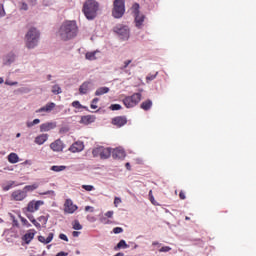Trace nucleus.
I'll use <instances>...</instances> for the list:
<instances>
[{"label": "nucleus", "instance_id": "nucleus-1", "mask_svg": "<svg viewBox=\"0 0 256 256\" xmlns=\"http://www.w3.org/2000/svg\"><path fill=\"white\" fill-rule=\"evenodd\" d=\"M78 34V26L76 21H65L58 32V36L63 41L75 38Z\"/></svg>", "mask_w": 256, "mask_h": 256}, {"label": "nucleus", "instance_id": "nucleus-2", "mask_svg": "<svg viewBox=\"0 0 256 256\" xmlns=\"http://www.w3.org/2000/svg\"><path fill=\"white\" fill-rule=\"evenodd\" d=\"M99 4L95 0H87L83 5V13L88 20H93L97 16Z\"/></svg>", "mask_w": 256, "mask_h": 256}, {"label": "nucleus", "instance_id": "nucleus-3", "mask_svg": "<svg viewBox=\"0 0 256 256\" xmlns=\"http://www.w3.org/2000/svg\"><path fill=\"white\" fill-rule=\"evenodd\" d=\"M39 31L36 28H31L26 34V47L29 49L35 48L39 42Z\"/></svg>", "mask_w": 256, "mask_h": 256}, {"label": "nucleus", "instance_id": "nucleus-4", "mask_svg": "<svg viewBox=\"0 0 256 256\" xmlns=\"http://www.w3.org/2000/svg\"><path fill=\"white\" fill-rule=\"evenodd\" d=\"M142 100V94L141 93H134L132 96H127L123 99L124 106L127 109H131L136 107L140 101Z\"/></svg>", "mask_w": 256, "mask_h": 256}, {"label": "nucleus", "instance_id": "nucleus-5", "mask_svg": "<svg viewBox=\"0 0 256 256\" xmlns=\"http://www.w3.org/2000/svg\"><path fill=\"white\" fill-rule=\"evenodd\" d=\"M113 6L112 15L117 19L121 18L125 13V1L115 0Z\"/></svg>", "mask_w": 256, "mask_h": 256}, {"label": "nucleus", "instance_id": "nucleus-6", "mask_svg": "<svg viewBox=\"0 0 256 256\" xmlns=\"http://www.w3.org/2000/svg\"><path fill=\"white\" fill-rule=\"evenodd\" d=\"M92 154L94 157H100L102 160H106L110 158L112 151L111 148L100 146L94 148Z\"/></svg>", "mask_w": 256, "mask_h": 256}, {"label": "nucleus", "instance_id": "nucleus-7", "mask_svg": "<svg viewBox=\"0 0 256 256\" xmlns=\"http://www.w3.org/2000/svg\"><path fill=\"white\" fill-rule=\"evenodd\" d=\"M114 32L122 37V39H128L130 37V29L126 25L119 24L114 28Z\"/></svg>", "mask_w": 256, "mask_h": 256}, {"label": "nucleus", "instance_id": "nucleus-8", "mask_svg": "<svg viewBox=\"0 0 256 256\" xmlns=\"http://www.w3.org/2000/svg\"><path fill=\"white\" fill-rule=\"evenodd\" d=\"M78 209V206L76 204H73L72 200L70 198H67L64 203V213L66 214H73Z\"/></svg>", "mask_w": 256, "mask_h": 256}, {"label": "nucleus", "instance_id": "nucleus-9", "mask_svg": "<svg viewBox=\"0 0 256 256\" xmlns=\"http://www.w3.org/2000/svg\"><path fill=\"white\" fill-rule=\"evenodd\" d=\"M41 205H43L42 200H37V201L32 200V201L28 204L26 210H27L29 213H35L36 211H38V209L41 207Z\"/></svg>", "mask_w": 256, "mask_h": 256}, {"label": "nucleus", "instance_id": "nucleus-10", "mask_svg": "<svg viewBox=\"0 0 256 256\" xmlns=\"http://www.w3.org/2000/svg\"><path fill=\"white\" fill-rule=\"evenodd\" d=\"M127 124L126 116H117L112 119V125L116 126L117 128H122Z\"/></svg>", "mask_w": 256, "mask_h": 256}, {"label": "nucleus", "instance_id": "nucleus-11", "mask_svg": "<svg viewBox=\"0 0 256 256\" xmlns=\"http://www.w3.org/2000/svg\"><path fill=\"white\" fill-rule=\"evenodd\" d=\"M55 106L56 105H55L54 102H49L45 106L37 109L36 110V114H41V113L49 114V113H51L54 110Z\"/></svg>", "mask_w": 256, "mask_h": 256}, {"label": "nucleus", "instance_id": "nucleus-12", "mask_svg": "<svg viewBox=\"0 0 256 256\" xmlns=\"http://www.w3.org/2000/svg\"><path fill=\"white\" fill-rule=\"evenodd\" d=\"M12 198L15 201H23L25 198H27V191L16 190V191L12 192Z\"/></svg>", "mask_w": 256, "mask_h": 256}, {"label": "nucleus", "instance_id": "nucleus-13", "mask_svg": "<svg viewBox=\"0 0 256 256\" xmlns=\"http://www.w3.org/2000/svg\"><path fill=\"white\" fill-rule=\"evenodd\" d=\"M50 148L54 152H61L64 149L63 143L60 139L55 140L50 144Z\"/></svg>", "mask_w": 256, "mask_h": 256}, {"label": "nucleus", "instance_id": "nucleus-14", "mask_svg": "<svg viewBox=\"0 0 256 256\" xmlns=\"http://www.w3.org/2000/svg\"><path fill=\"white\" fill-rule=\"evenodd\" d=\"M83 149H84L83 142H75L70 146L69 151L72 153H79V152H82Z\"/></svg>", "mask_w": 256, "mask_h": 256}, {"label": "nucleus", "instance_id": "nucleus-15", "mask_svg": "<svg viewBox=\"0 0 256 256\" xmlns=\"http://www.w3.org/2000/svg\"><path fill=\"white\" fill-rule=\"evenodd\" d=\"M111 153L114 159H124L126 156V153L122 148H115Z\"/></svg>", "mask_w": 256, "mask_h": 256}, {"label": "nucleus", "instance_id": "nucleus-16", "mask_svg": "<svg viewBox=\"0 0 256 256\" xmlns=\"http://www.w3.org/2000/svg\"><path fill=\"white\" fill-rule=\"evenodd\" d=\"M56 128V123L54 122H46L40 125V132H49Z\"/></svg>", "mask_w": 256, "mask_h": 256}, {"label": "nucleus", "instance_id": "nucleus-17", "mask_svg": "<svg viewBox=\"0 0 256 256\" xmlns=\"http://www.w3.org/2000/svg\"><path fill=\"white\" fill-rule=\"evenodd\" d=\"M95 120H96L95 116H93V115H85V116L81 117L80 124L89 125V124L94 123Z\"/></svg>", "mask_w": 256, "mask_h": 256}, {"label": "nucleus", "instance_id": "nucleus-18", "mask_svg": "<svg viewBox=\"0 0 256 256\" xmlns=\"http://www.w3.org/2000/svg\"><path fill=\"white\" fill-rule=\"evenodd\" d=\"M35 230H29L24 236H23V241L26 244L31 243V241L33 240V238H35Z\"/></svg>", "mask_w": 256, "mask_h": 256}, {"label": "nucleus", "instance_id": "nucleus-19", "mask_svg": "<svg viewBox=\"0 0 256 256\" xmlns=\"http://www.w3.org/2000/svg\"><path fill=\"white\" fill-rule=\"evenodd\" d=\"M15 62V54L10 53L3 59V65H12V63Z\"/></svg>", "mask_w": 256, "mask_h": 256}, {"label": "nucleus", "instance_id": "nucleus-20", "mask_svg": "<svg viewBox=\"0 0 256 256\" xmlns=\"http://www.w3.org/2000/svg\"><path fill=\"white\" fill-rule=\"evenodd\" d=\"M48 139V135L47 134H41V135H38L36 138H35V143L39 146L43 145Z\"/></svg>", "mask_w": 256, "mask_h": 256}, {"label": "nucleus", "instance_id": "nucleus-21", "mask_svg": "<svg viewBox=\"0 0 256 256\" xmlns=\"http://www.w3.org/2000/svg\"><path fill=\"white\" fill-rule=\"evenodd\" d=\"M8 162L11 163V164L19 163V155H17V153H15V152H11L8 155Z\"/></svg>", "mask_w": 256, "mask_h": 256}, {"label": "nucleus", "instance_id": "nucleus-22", "mask_svg": "<svg viewBox=\"0 0 256 256\" xmlns=\"http://www.w3.org/2000/svg\"><path fill=\"white\" fill-rule=\"evenodd\" d=\"M145 20V16L140 14V13H137L136 14V17H135V22H136V26L138 28H141L143 26V22Z\"/></svg>", "mask_w": 256, "mask_h": 256}, {"label": "nucleus", "instance_id": "nucleus-23", "mask_svg": "<svg viewBox=\"0 0 256 256\" xmlns=\"http://www.w3.org/2000/svg\"><path fill=\"white\" fill-rule=\"evenodd\" d=\"M49 219V214H47V216H39L37 218V221L39 222V224L41 225V228H45L46 224L48 222Z\"/></svg>", "mask_w": 256, "mask_h": 256}, {"label": "nucleus", "instance_id": "nucleus-24", "mask_svg": "<svg viewBox=\"0 0 256 256\" xmlns=\"http://www.w3.org/2000/svg\"><path fill=\"white\" fill-rule=\"evenodd\" d=\"M53 237H54V234L50 233L46 239L43 236H39L38 241H40L43 244H48L53 240Z\"/></svg>", "mask_w": 256, "mask_h": 256}, {"label": "nucleus", "instance_id": "nucleus-25", "mask_svg": "<svg viewBox=\"0 0 256 256\" xmlns=\"http://www.w3.org/2000/svg\"><path fill=\"white\" fill-rule=\"evenodd\" d=\"M89 85H90V82H84L80 88H79V93L81 95H86L87 92H88V89H89Z\"/></svg>", "mask_w": 256, "mask_h": 256}, {"label": "nucleus", "instance_id": "nucleus-26", "mask_svg": "<svg viewBox=\"0 0 256 256\" xmlns=\"http://www.w3.org/2000/svg\"><path fill=\"white\" fill-rule=\"evenodd\" d=\"M153 106V102L151 100H146L141 104V109L144 111H149Z\"/></svg>", "mask_w": 256, "mask_h": 256}, {"label": "nucleus", "instance_id": "nucleus-27", "mask_svg": "<svg viewBox=\"0 0 256 256\" xmlns=\"http://www.w3.org/2000/svg\"><path fill=\"white\" fill-rule=\"evenodd\" d=\"M110 89L108 87H100L95 92V96H103L105 94H108Z\"/></svg>", "mask_w": 256, "mask_h": 256}, {"label": "nucleus", "instance_id": "nucleus-28", "mask_svg": "<svg viewBox=\"0 0 256 256\" xmlns=\"http://www.w3.org/2000/svg\"><path fill=\"white\" fill-rule=\"evenodd\" d=\"M27 218L29 219V221H30L38 230H41V224H39V222H37V220L35 219V216H33V214H30L29 216H27Z\"/></svg>", "mask_w": 256, "mask_h": 256}, {"label": "nucleus", "instance_id": "nucleus-29", "mask_svg": "<svg viewBox=\"0 0 256 256\" xmlns=\"http://www.w3.org/2000/svg\"><path fill=\"white\" fill-rule=\"evenodd\" d=\"M37 188H39V184L34 183L32 185L24 186L23 190L27 193V192H33V191L37 190Z\"/></svg>", "mask_w": 256, "mask_h": 256}, {"label": "nucleus", "instance_id": "nucleus-30", "mask_svg": "<svg viewBox=\"0 0 256 256\" xmlns=\"http://www.w3.org/2000/svg\"><path fill=\"white\" fill-rule=\"evenodd\" d=\"M51 171L53 172H62L64 170H66V166L65 165H53L50 168Z\"/></svg>", "mask_w": 256, "mask_h": 256}, {"label": "nucleus", "instance_id": "nucleus-31", "mask_svg": "<svg viewBox=\"0 0 256 256\" xmlns=\"http://www.w3.org/2000/svg\"><path fill=\"white\" fill-rule=\"evenodd\" d=\"M97 53H98V51L87 52L85 57H86V59L91 60V61L96 60L97 59V57H96Z\"/></svg>", "mask_w": 256, "mask_h": 256}, {"label": "nucleus", "instance_id": "nucleus-32", "mask_svg": "<svg viewBox=\"0 0 256 256\" xmlns=\"http://www.w3.org/2000/svg\"><path fill=\"white\" fill-rule=\"evenodd\" d=\"M131 63H132L131 59L125 60L123 62V65L120 67L121 71H126L129 67V65H131Z\"/></svg>", "mask_w": 256, "mask_h": 256}, {"label": "nucleus", "instance_id": "nucleus-33", "mask_svg": "<svg viewBox=\"0 0 256 256\" xmlns=\"http://www.w3.org/2000/svg\"><path fill=\"white\" fill-rule=\"evenodd\" d=\"M52 93L54 95H60L62 93V90H61L60 86L57 85V84L52 86Z\"/></svg>", "mask_w": 256, "mask_h": 256}, {"label": "nucleus", "instance_id": "nucleus-34", "mask_svg": "<svg viewBox=\"0 0 256 256\" xmlns=\"http://www.w3.org/2000/svg\"><path fill=\"white\" fill-rule=\"evenodd\" d=\"M127 247H128V245L126 244V242L124 240H121L114 249H115V251H117V250H119L121 248L125 249Z\"/></svg>", "mask_w": 256, "mask_h": 256}, {"label": "nucleus", "instance_id": "nucleus-35", "mask_svg": "<svg viewBox=\"0 0 256 256\" xmlns=\"http://www.w3.org/2000/svg\"><path fill=\"white\" fill-rule=\"evenodd\" d=\"M39 123H41V120L36 118L32 122H27L26 125L28 128H32L33 126L38 125Z\"/></svg>", "mask_w": 256, "mask_h": 256}, {"label": "nucleus", "instance_id": "nucleus-36", "mask_svg": "<svg viewBox=\"0 0 256 256\" xmlns=\"http://www.w3.org/2000/svg\"><path fill=\"white\" fill-rule=\"evenodd\" d=\"M72 226L74 230H82V226L79 223V220H74V222L72 223Z\"/></svg>", "mask_w": 256, "mask_h": 256}, {"label": "nucleus", "instance_id": "nucleus-37", "mask_svg": "<svg viewBox=\"0 0 256 256\" xmlns=\"http://www.w3.org/2000/svg\"><path fill=\"white\" fill-rule=\"evenodd\" d=\"M72 107L75 108V109H78V110L84 108V107L80 104L79 101H73V102H72Z\"/></svg>", "mask_w": 256, "mask_h": 256}, {"label": "nucleus", "instance_id": "nucleus-38", "mask_svg": "<svg viewBox=\"0 0 256 256\" xmlns=\"http://www.w3.org/2000/svg\"><path fill=\"white\" fill-rule=\"evenodd\" d=\"M82 188L85 190V191H88V192H91L93 191L95 188L93 185H87V184H83L82 185Z\"/></svg>", "mask_w": 256, "mask_h": 256}, {"label": "nucleus", "instance_id": "nucleus-39", "mask_svg": "<svg viewBox=\"0 0 256 256\" xmlns=\"http://www.w3.org/2000/svg\"><path fill=\"white\" fill-rule=\"evenodd\" d=\"M110 109H111L112 111H120V110L122 109V106H121L120 104H112V105L110 106Z\"/></svg>", "mask_w": 256, "mask_h": 256}, {"label": "nucleus", "instance_id": "nucleus-40", "mask_svg": "<svg viewBox=\"0 0 256 256\" xmlns=\"http://www.w3.org/2000/svg\"><path fill=\"white\" fill-rule=\"evenodd\" d=\"M20 221H21L22 225L26 226L27 228L31 227L29 220H27V218L21 217Z\"/></svg>", "mask_w": 256, "mask_h": 256}, {"label": "nucleus", "instance_id": "nucleus-41", "mask_svg": "<svg viewBox=\"0 0 256 256\" xmlns=\"http://www.w3.org/2000/svg\"><path fill=\"white\" fill-rule=\"evenodd\" d=\"M158 75V72H156V74H148V76H146V81H154V79H156Z\"/></svg>", "mask_w": 256, "mask_h": 256}, {"label": "nucleus", "instance_id": "nucleus-42", "mask_svg": "<svg viewBox=\"0 0 256 256\" xmlns=\"http://www.w3.org/2000/svg\"><path fill=\"white\" fill-rule=\"evenodd\" d=\"M99 102V98H94L91 104V109L96 110L98 106L96 105Z\"/></svg>", "mask_w": 256, "mask_h": 256}, {"label": "nucleus", "instance_id": "nucleus-43", "mask_svg": "<svg viewBox=\"0 0 256 256\" xmlns=\"http://www.w3.org/2000/svg\"><path fill=\"white\" fill-rule=\"evenodd\" d=\"M171 250H172L171 247H169V246H164V247L160 248V250H158V251H159L160 253H162V252L167 253V252H169V251H171Z\"/></svg>", "mask_w": 256, "mask_h": 256}, {"label": "nucleus", "instance_id": "nucleus-44", "mask_svg": "<svg viewBox=\"0 0 256 256\" xmlns=\"http://www.w3.org/2000/svg\"><path fill=\"white\" fill-rule=\"evenodd\" d=\"M20 10H24V11L29 10V6L27 5V3L21 2L20 3Z\"/></svg>", "mask_w": 256, "mask_h": 256}, {"label": "nucleus", "instance_id": "nucleus-45", "mask_svg": "<svg viewBox=\"0 0 256 256\" xmlns=\"http://www.w3.org/2000/svg\"><path fill=\"white\" fill-rule=\"evenodd\" d=\"M100 222L104 225L110 224L111 220H108V218H105L104 216L100 218Z\"/></svg>", "mask_w": 256, "mask_h": 256}, {"label": "nucleus", "instance_id": "nucleus-46", "mask_svg": "<svg viewBox=\"0 0 256 256\" xmlns=\"http://www.w3.org/2000/svg\"><path fill=\"white\" fill-rule=\"evenodd\" d=\"M6 16V12L3 5H0V18Z\"/></svg>", "mask_w": 256, "mask_h": 256}, {"label": "nucleus", "instance_id": "nucleus-47", "mask_svg": "<svg viewBox=\"0 0 256 256\" xmlns=\"http://www.w3.org/2000/svg\"><path fill=\"white\" fill-rule=\"evenodd\" d=\"M179 199L180 200H185L186 199V194H185V192L183 190H181L179 192Z\"/></svg>", "mask_w": 256, "mask_h": 256}, {"label": "nucleus", "instance_id": "nucleus-48", "mask_svg": "<svg viewBox=\"0 0 256 256\" xmlns=\"http://www.w3.org/2000/svg\"><path fill=\"white\" fill-rule=\"evenodd\" d=\"M17 84H18V82H12L10 80L5 81V85H9L10 87H13L14 85H17Z\"/></svg>", "mask_w": 256, "mask_h": 256}, {"label": "nucleus", "instance_id": "nucleus-49", "mask_svg": "<svg viewBox=\"0 0 256 256\" xmlns=\"http://www.w3.org/2000/svg\"><path fill=\"white\" fill-rule=\"evenodd\" d=\"M113 232H114L115 234H120V233L123 232V229L120 228V227H116V228L113 229Z\"/></svg>", "mask_w": 256, "mask_h": 256}, {"label": "nucleus", "instance_id": "nucleus-50", "mask_svg": "<svg viewBox=\"0 0 256 256\" xmlns=\"http://www.w3.org/2000/svg\"><path fill=\"white\" fill-rule=\"evenodd\" d=\"M139 8H140V5H139L138 3H135V4L133 5V10L136 12V14L139 13Z\"/></svg>", "mask_w": 256, "mask_h": 256}, {"label": "nucleus", "instance_id": "nucleus-51", "mask_svg": "<svg viewBox=\"0 0 256 256\" xmlns=\"http://www.w3.org/2000/svg\"><path fill=\"white\" fill-rule=\"evenodd\" d=\"M121 202H122L121 198H118V197L116 196V198H115V200H114V205H115V207H118V205H119Z\"/></svg>", "mask_w": 256, "mask_h": 256}, {"label": "nucleus", "instance_id": "nucleus-52", "mask_svg": "<svg viewBox=\"0 0 256 256\" xmlns=\"http://www.w3.org/2000/svg\"><path fill=\"white\" fill-rule=\"evenodd\" d=\"M113 215H114L113 210H109V212H106V214H105V216H106L107 218H112Z\"/></svg>", "mask_w": 256, "mask_h": 256}, {"label": "nucleus", "instance_id": "nucleus-53", "mask_svg": "<svg viewBox=\"0 0 256 256\" xmlns=\"http://www.w3.org/2000/svg\"><path fill=\"white\" fill-rule=\"evenodd\" d=\"M150 203H152V205H154V206H158V205H159V204L156 202L154 196H151V197H150Z\"/></svg>", "mask_w": 256, "mask_h": 256}, {"label": "nucleus", "instance_id": "nucleus-54", "mask_svg": "<svg viewBox=\"0 0 256 256\" xmlns=\"http://www.w3.org/2000/svg\"><path fill=\"white\" fill-rule=\"evenodd\" d=\"M59 238H60L61 240H63V241L68 242V238H67V236H66L65 234H60V235H59Z\"/></svg>", "mask_w": 256, "mask_h": 256}, {"label": "nucleus", "instance_id": "nucleus-55", "mask_svg": "<svg viewBox=\"0 0 256 256\" xmlns=\"http://www.w3.org/2000/svg\"><path fill=\"white\" fill-rule=\"evenodd\" d=\"M28 3H29L31 6H35V5H37V0H28Z\"/></svg>", "mask_w": 256, "mask_h": 256}, {"label": "nucleus", "instance_id": "nucleus-56", "mask_svg": "<svg viewBox=\"0 0 256 256\" xmlns=\"http://www.w3.org/2000/svg\"><path fill=\"white\" fill-rule=\"evenodd\" d=\"M80 235V232H77V231H74L73 233H72V236L73 237H78Z\"/></svg>", "mask_w": 256, "mask_h": 256}, {"label": "nucleus", "instance_id": "nucleus-57", "mask_svg": "<svg viewBox=\"0 0 256 256\" xmlns=\"http://www.w3.org/2000/svg\"><path fill=\"white\" fill-rule=\"evenodd\" d=\"M23 164H24V165H31V160H25V161L23 162Z\"/></svg>", "mask_w": 256, "mask_h": 256}, {"label": "nucleus", "instance_id": "nucleus-58", "mask_svg": "<svg viewBox=\"0 0 256 256\" xmlns=\"http://www.w3.org/2000/svg\"><path fill=\"white\" fill-rule=\"evenodd\" d=\"M67 255H68L67 253L60 252V253H58L56 256H67Z\"/></svg>", "mask_w": 256, "mask_h": 256}, {"label": "nucleus", "instance_id": "nucleus-59", "mask_svg": "<svg viewBox=\"0 0 256 256\" xmlns=\"http://www.w3.org/2000/svg\"><path fill=\"white\" fill-rule=\"evenodd\" d=\"M126 168H127L128 170H131V165H130L129 162L126 163Z\"/></svg>", "mask_w": 256, "mask_h": 256}, {"label": "nucleus", "instance_id": "nucleus-60", "mask_svg": "<svg viewBox=\"0 0 256 256\" xmlns=\"http://www.w3.org/2000/svg\"><path fill=\"white\" fill-rule=\"evenodd\" d=\"M148 197H153V191L152 190H150L149 192H148Z\"/></svg>", "mask_w": 256, "mask_h": 256}, {"label": "nucleus", "instance_id": "nucleus-61", "mask_svg": "<svg viewBox=\"0 0 256 256\" xmlns=\"http://www.w3.org/2000/svg\"><path fill=\"white\" fill-rule=\"evenodd\" d=\"M90 209H92L91 206H86L85 211H89Z\"/></svg>", "mask_w": 256, "mask_h": 256}, {"label": "nucleus", "instance_id": "nucleus-62", "mask_svg": "<svg viewBox=\"0 0 256 256\" xmlns=\"http://www.w3.org/2000/svg\"><path fill=\"white\" fill-rule=\"evenodd\" d=\"M2 83H4V78L0 77V85H2Z\"/></svg>", "mask_w": 256, "mask_h": 256}, {"label": "nucleus", "instance_id": "nucleus-63", "mask_svg": "<svg viewBox=\"0 0 256 256\" xmlns=\"http://www.w3.org/2000/svg\"><path fill=\"white\" fill-rule=\"evenodd\" d=\"M51 77L52 76L50 74L47 76L48 81H51Z\"/></svg>", "mask_w": 256, "mask_h": 256}, {"label": "nucleus", "instance_id": "nucleus-64", "mask_svg": "<svg viewBox=\"0 0 256 256\" xmlns=\"http://www.w3.org/2000/svg\"><path fill=\"white\" fill-rule=\"evenodd\" d=\"M117 256H124V254L123 253H118V254H116Z\"/></svg>", "mask_w": 256, "mask_h": 256}]
</instances>
